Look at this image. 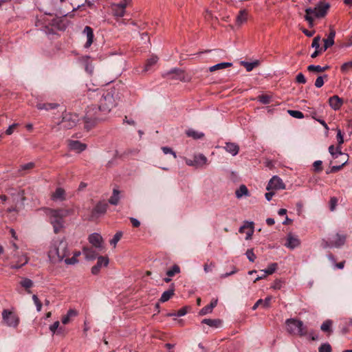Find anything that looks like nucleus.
I'll use <instances>...</instances> for the list:
<instances>
[{"instance_id": "34", "label": "nucleus", "mask_w": 352, "mask_h": 352, "mask_svg": "<svg viewBox=\"0 0 352 352\" xmlns=\"http://www.w3.org/2000/svg\"><path fill=\"white\" fill-rule=\"evenodd\" d=\"M332 326V321L330 320H325L321 325L320 329L324 332H331V327Z\"/></svg>"}, {"instance_id": "52", "label": "nucleus", "mask_w": 352, "mask_h": 352, "mask_svg": "<svg viewBox=\"0 0 352 352\" xmlns=\"http://www.w3.org/2000/svg\"><path fill=\"white\" fill-rule=\"evenodd\" d=\"M271 300H272V296H267L264 300L262 299V302L260 306L263 307V308L270 307Z\"/></svg>"}, {"instance_id": "44", "label": "nucleus", "mask_w": 352, "mask_h": 352, "mask_svg": "<svg viewBox=\"0 0 352 352\" xmlns=\"http://www.w3.org/2000/svg\"><path fill=\"white\" fill-rule=\"evenodd\" d=\"M319 352H331V346L328 343H324L320 345V346L318 349Z\"/></svg>"}, {"instance_id": "55", "label": "nucleus", "mask_w": 352, "mask_h": 352, "mask_svg": "<svg viewBox=\"0 0 352 352\" xmlns=\"http://www.w3.org/2000/svg\"><path fill=\"white\" fill-rule=\"evenodd\" d=\"M212 311V309L208 305H207V306H205L204 307H203L200 310L199 315L204 316V315L211 313Z\"/></svg>"}, {"instance_id": "20", "label": "nucleus", "mask_w": 352, "mask_h": 352, "mask_svg": "<svg viewBox=\"0 0 352 352\" xmlns=\"http://www.w3.org/2000/svg\"><path fill=\"white\" fill-rule=\"evenodd\" d=\"M346 236L344 234H336L334 239L331 241L332 245L339 248L343 245L346 241Z\"/></svg>"}, {"instance_id": "60", "label": "nucleus", "mask_w": 352, "mask_h": 352, "mask_svg": "<svg viewBox=\"0 0 352 352\" xmlns=\"http://www.w3.org/2000/svg\"><path fill=\"white\" fill-rule=\"evenodd\" d=\"M78 262V259L76 258V256H74L72 258L65 259V263L67 265H74V264L77 263Z\"/></svg>"}, {"instance_id": "10", "label": "nucleus", "mask_w": 352, "mask_h": 352, "mask_svg": "<svg viewBox=\"0 0 352 352\" xmlns=\"http://www.w3.org/2000/svg\"><path fill=\"white\" fill-rule=\"evenodd\" d=\"M163 76L167 78L168 79L179 80L182 81L188 80L185 78L184 72L182 69L177 68L170 69V71L164 73Z\"/></svg>"}, {"instance_id": "13", "label": "nucleus", "mask_w": 352, "mask_h": 352, "mask_svg": "<svg viewBox=\"0 0 352 352\" xmlns=\"http://www.w3.org/2000/svg\"><path fill=\"white\" fill-rule=\"evenodd\" d=\"M300 245V241L297 236L294 235L292 233L288 234L287 236V241L285 244L287 248L294 250V248L298 247Z\"/></svg>"}, {"instance_id": "2", "label": "nucleus", "mask_w": 352, "mask_h": 352, "mask_svg": "<svg viewBox=\"0 0 352 352\" xmlns=\"http://www.w3.org/2000/svg\"><path fill=\"white\" fill-rule=\"evenodd\" d=\"M107 114L101 111V107L98 104H91L87 107L85 116L84 117L85 128L89 130L96 124L107 118Z\"/></svg>"}, {"instance_id": "23", "label": "nucleus", "mask_w": 352, "mask_h": 352, "mask_svg": "<svg viewBox=\"0 0 352 352\" xmlns=\"http://www.w3.org/2000/svg\"><path fill=\"white\" fill-rule=\"evenodd\" d=\"M248 19V13L245 10H241L236 16V22L238 25H241L244 23Z\"/></svg>"}, {"instance_id": "46", "label": "nucleus", "mask_w": 352, "mask_h": 352, "mask_svg": "<svg viewBox=\"0 0 352 352\" xmlns=\"http://www.w3.org/2000/svg\"><path fill=\"white\" fill-rule=\"evenodd\" d=\"M309 72H322V67L320 65H310L307 67Z\"/></svg>"}, {"instance_id": "29", "label": "nucleus", "mask_w": 352, "mask_h": 352, "mask_svg": "<svg viewBox=\"0 0 352 352\" xmlns=\"http://www.w3.org/2000/svg\"><path fill=\"white\" fill-rule=\"evenodd\" d=\"M249 191L248 188L245 185H241L239 189L236 191V197L237 198H241L243 196H248Z\"/></svg>"}, {"instance_id": "4", "label": "nucleus", "mask_w": 352, "mask_h": 352, "mask_svg": "<svg viewBox=\"0 0 352 352\" xmlns=\"http://www.w3.org/2000/svg\"><path fill=\"white\" fill-rule=\"evenodd\" d=\"M329 8V3H320L314 8H308L305 10V20L310 27L314 26L315 18H321L326 15Z\"/></svg>"}, {"instance_id": "36", "label": "nucleus", "mask_w": 352, "mask_h": 352, "mask_svg": "<svg viewBox=\"0 0 352 352\" xmlns=\"http://www.w3.org/2000/svg\"><path fill=\"white\" fill-rule=\"evenodd\" d=\"M180 272V268L178 265H173L170 270L166 272V275L169 277H172L176 274H179Z\"/></svg>"}, {"instance_id": "11", "label": "nucleus", "mask_w": 352, "mask_h": 352, "mask_svg": "<svg viewBox=\"0 0 352 352\" xmlns=\"http://www.w3.org/2000/svg\"><path fill=\"white\" fill-rule=\"evenodd\" d=\"M285 185L283 183V180L278 176H273L272 179L269 181L266 190H280L285 189Z\"/></svg>"}, {"instance_id": "25", "label": "nucleus", "mask_w": 352, "mask_h": 352, "mask_svg": "<svg viewBox=\"0 0 352 352\" xmlns=\"http://www.w3.org/2000/svg\"><path fill=\"white\" fill-rule=\"evenodd\" d=\"M202 323L206 324L212 327L217 328L221 326V320L219 319H204Z\"/></svg>"}, {"instance_id": "8", "label": "nucleus", "mask_w": 352, "mask_h": 352, "mask_svg": "<svg viewBox=\"0 0 352 352\" xmlns=\"http://www.w3.org/2000/svg\"><path fill=\"white\" fill-rule=\"evenodd\" d=\"M131 0H123L119 3H114L111 6V10L115 16L122 17L125 14L126 7L130 4Z\"/></svg>"}, {"instance_id": "62", "label": "nucleus", "mask_w": 352, "mask_h": 352, "mask_svg": "<svg viewBox=\"0 0 352 352\" xmlns=\"http://www.w3.org/2000/svg\"><path fill=\"white\" fill-rule=\"evenodd\" d=\"M324 85L323 76H318L315 82V86L318 88L321 87Z\"/></svg>"}, {"instance_id": "14", "label": "nucleus", "mask_w": 352, "mask_h": 352, "mask_svg": "<svg viewBox=\"0 0 352 352\" xmlns=\"http://www.w3.org/2000/svg\"><path fill=\"white\" fill-rule=\"evenodd\" d=\"M68 146L70 150L74 151L77 153H80L86 149L87 145L82 144L78 140H68Z\"/></svg>"}, {"instance_id": "57", "label": "nucleus", "mask_w": 352, "mask_h": 352, "mask_svg": "<svg viewBox=\"0 0 352 352\" xmlns=\"http://www.w3.org/2000/svg\"><path fill=\"white\" fill-rule=\"evenodd\" d=\"M60 322L58 321L54 322L52 325L50 326V330L52 334H55L59 327Z\"/></svg>"}, {"instance_id": "15", "label": "nucleus", "mask_w": 352, "mask_h": 352, "mask_svg": "<svg viewBox=\"0 0 352 352\" xmlns=\"http://www.w3.org/2000/svg\"><path fill=\"white\" fill-rule=\"evenodd\" d=\"M83 34L86 36L87 41L84 45L85 48H89L94 41V32L91 28L86 26L84 28Z\"/></svg>"}, {"instance_id": "37", "label": "nucleus", "mask_w": 352, "mask_h": 352, "mask_svg": "<svg viewBox=\"0 0 352 352\" xmlns=\"http://www.w3.org/2000/svg\"><path fill=\"white\" fill-rule=\"evenodd\" d=\"M109 264V258L106 256H99L98 257L97 265L102 267H106Z\"/></svg>"}, {"instance_id": "5", "label": "nucleus", "mask_w": 352, "mask_h": 352, "mask_svg": "<svg viewBox=\"0 0 352 352\" xmlns=\"http://www.w3.org/2000/svg\"><path fill=\"white\" fill-rule=\"evenodd\" d=\"M115 91H107L104 93L100 98L98 104L101 107V111L103 113H108L116 107L119 102L118 94Z\"/></svg>"}, {"instance_id": "50", "label": "nucleus", "mask_w": 352, "mask_h": 352, "mask_svg": "<svg viewBox=\"0 0 352 352\" xmlns=\"http://www.w3.org/2000/svg\"><path fill=\"white\" fill-rule=\"evenodd\" d=\"M34 167V163L29 162V163L21 165L19 170L25 171V170H30V169L33 168Z\"/></svg>"}, {"instance_id": "51", "label": "nucleus", "mask_w": 352, "mask_h": 352, "mask_svg": "<svg viewBox=\"0 0 352 352\" xmlns=\"http://www.w3.org/2000/svg\"><path fill=\"white\" fill-rule=\"evenodd\" d=\"M322 162L321 160L314 162L313 164L314 170L316 172H320L322 170Z\"/></svg>"}, {"instance_id": "12", "label": "nucleus", "mask_w": 352, "mask_h": 352, "mask_svg": "<svg viewBox=\"0 0 352 352\" xmlns=\"http://www.w3.org/2000/svg\"><path fill=\"white\" fill-rule=\"evenodd\" d=\"M89 242L96 248L101 250L103 249V239L98 233H93L89 236Z\"/></svg>"}, {"instance_id": "49", "label": "nucleus", "mask_w": 352, "mask_h": 352, "mask_svg": "<svg viewBox=\"0 0 352 352\" xmlns=\"http://www.w3.org/2000/svg\"><path fill=\"white\" fill-rule=\"evenodd\" d=\"M320 37L319 36H316L312 41L311 47L316 50H320L321 48L320 47Z\"/></svg>"}, {"instance_id": "45", "label": "nucleus", "mask_w": 352, "mask_h": 352, "mask_svg": "<svg viewBox=\"0 0 352 352\" xmlns=\"http://www.w3.org/2000/svg\"><path fill=\"white\" fill-rule=\"evenodd\" d=\"M338 204V199L335 197H332L329 201V209L331 211H334L336 210V206Z\"/></svg>"}, {"instance_id": "42", "label": "nucleus", "mask_w": 352, "mask_h": 352, "mask_svg": "<svg viewBox=\"0 0 352 352\" xmlns=\"http://www.w3.org/2000/svg\"><path fill=\"white\" fill-rule=\"evenodd\" d=\"M122 232H117L113 237V239L110 241V244L112 245L114 248L116 246L118 242L120 240L122 237Z\"/></svg>"}, {"instance_id": "21", "label": "nucleus", "mask_w": 352, "mask_h": 352, "mask_svg": "<svg viewBox=\"0 0 352 352\" xmlns=\"http://www.w3.org/2000/svg\"><path fill=\"white\" fill-rule=\"evenodd\" d=\"M82 253L87 260H94L97 256V253L90 248H83Z\"/></svg>"}, {"instance_id": "33", "label": "nucleus", "mask_w": 352, "mask_h": 352, "mask_svg": "<svg viewBox=\"0 0 352 352\" xmlns=\"http://www.w3.org/2000/svg\"><path fill=\"white\" fill-rule=\"evenodd\" d=\"M56 104L54 103H38L36 104V107L39 110H49L55 109Z\"/></svg>"}, {"instance_id": "6", "label": "nucleus", "mask_w": 352, "mask_h": 352, "mask_svg": "<svg viewBox=\"0 0 352 352\" xmlns=\"http://www.w3.org/2000/svg\"><path fill=\"white\" fill-rule=\"evenodd\" d=\"M287 331L293 335H297L300 337L307 336V328L304 325L302 321L289 318L285 322Z\"/></svg>"}, {"instance_id": "56", "label": "nucleus", "mask_w": 352, "mask_h": 352, "mask_svg": "<svg viewBox=\"0 0 352 352\" xmlns=\"http://www.w3.org/2000/svg\"><path fill=\"white\" fill-rule=\"evenodd\" d=\"M346 160L344 162H343L341 165L333 166L329 171H327V174H329L331 173H335V172L340 170L342 168V167L346 164Z\"/></svg>"}, {"instance_id": "28", "label": "nucleus", "mask_w": 352, "mask_h": 352, "mask_svg": "<svg viewBox=\"0 0 352 352\" xmlns=\"http://www.w3.org/2000/svg\"><path fill=\"white\" fill-rule=\"evenodd\" d=\"M232 65V63H228V62L221 63H218V64H216V65L210 67L209 68V70H210V72H214L218 69H222L230 67Z\"/></svg>"}, {"instance_id": "64", "label": "nucleus", "mask_w": 352, "mask_h": 352, "mask_svg": "<svg viewBox=\"0 0 352 352\" xmlns=\"http://www.w3.org/2000/svg\"><path fill=\"white\" fill-rule=\"evenodd\" d=\"M336 138L339 144H342L344 142L343 136L340 129L338 130Z\"/></svg>"}, {"instance_id": "19", "label": "nucleus", "mask_w": 352, "mask_h": 352, "mask_svg": "<svg viewBox=\"0 0 352 352\" xmlns=\"http://www.w3.org/2000/svg\"><path fill=\"white\" fill-rule=\"evenodd\" d=\"M225 150L230 153L232 156H235L239 153V146L234 142H226L224 146Z\"/></svg>"}, {"instance_id": "53", "label": "nucleus", "mask_w": 352, "mask_h": 352, "mask_svg": "<svg viewBox=\"0 0 352 352\" xmlns=\"http://www.w3.org/2000/svg\"><path fill=\"white\" fill-rule=\"evenodd\" d=\"M162 150L163 151V153L164 154H171L173 155V156L174 157V158H177V155L176 153L172 150V148H170V147H168V146H163L162 148Z\"/></svg>"}, {"instance_id": "35", "label": "nucleus", "mask_w": 352, "mask_h": 352, "mask_svg": "<svg viewBox=\"0 0 352 352\" xmlns=\"http://www.w3.org/2000/svg\"><path fill=\"white\" fill-rule=\"evenodd\" d=\"M20 285L25 289H28L33 286V282L28 278H24L20 281Z\"/></svg>"}, {"instance_id": "7", "label": "nucleus", "mask_w": 352, "mask_h": 352, "mask_svg": "<svg viewBox=\"0 0 352 352\" xmlns=\"http://www.w3.org/2000/svg\"><path fill=\"white\" fill-rule=\"evenodd\" d=\"M2 319L3 323L6 326L14 329L17 328L20 322L18 315L15 312L8 309H4L2 311Z\"/></svg>"}, {"instance_id": "47", "label": "nucleus", "mask_w": 352, "mask_h": 352, "mask_svg": "<svg viewBox=\"0 0 352 352\" xmlns=\"http://www.w3.org/2000/svg\"><path fill=\"white\" fill-rule=\"evenodd\" d=\"M32 300L36 307L37 311H41V308H42V304H41V301L39 300L38 298L37 297V296L34 294L32 296Z\"/></svg>"}, {"instance_id": "31", "label": "nucleus", "mask_w": 352, "mask_h": 352, "mask_svg": "<svg viewBox=\"0 0 352 352\" xmlns=\"http://www.w3.org/2000/svg\"><path fill=\"white\" fill-rule=\"evenodd\" d=\"M158 60V58L156 56H152L150 58L146 60L145 64L144 71L147 72L150 69V68L154 65Z\"/></svg>"}, {"instance_id": "1", "label": "nucleus", "mask_w": 352, "mask_h": 352, "mask_svg": "<svg viewBox=\"0 0 352 352\" xmlns=\"http://www.w3.org/2000/svg\"><path fill=\"white\" fill-rule=\"evenodd\" d=\"M48 257L52 263L61 262L69 255L68 244L63 239H54L50 243Z\"/></svg>"}, {"instance_id": "17", "label": "nucleus", "mask_w": 352, "mask_h": 352, "mask_svg": "<svg viewBox=\"0 0 352 352\" xmlns=\"http://www.w3.org/2000/svg\"><path fill=\"white\" fill-rule=\"evenodd\" d=\"M336 32L331 30L328 37L324 39V46L320 48V51H326L329 47L333 45Z\"/></svg>"}, {"instance_id": "18", "label": "nucleus", "mask_w": 352, "mask_h": 352, "mask_svg": "<svg viewBox=\"0 0 352 352\" xmlns=\"http://www.w3.org/2000/svg\"><path fill=\"white\" fill-rule=\"evenodd\" d=\"M107 204L104 203H98L92 211V215L94 217H99L104 214L107 210Z\"/></svg>"}, {"instance_id": "43", "label": "nucleus", "mask_w": 352, "mask_h": 352, "mask_svg": "<svg viewBox=\"0 0 352 352\" xmlns=\"http://www.w3.org/2000/svg\"><path fill=\"white\" fill-rule=\"evenodd\" d=\"M352 69V61L344 63L341 66V71L343 73H347Z\"/></svg>"}, {"instance_id": "58", "label": "nucleus", "mask_w": 352, "mask_h": 352, "mask_svg": "<svg viewBox=\"0 0 352 352\" xmlns=\"http://www.w3.org/2000/svg\"><path fill=\"white\" fill-rule=\"evenodd\" d=\"M215 264L212 262H211L210 264L206 263L204 265V270L206 273H208L209 272H211L212 269L214 267Z\"/></svg>"}, {"instance_id": "27", "label": "nucleus", "mask_w": 352, "mask_h": 352, "mask_svg": "<svg viewBox=\"0 0 352 352\" xmlns=\"http://www.w3.org/2000/svg\"><path fill=\"white\" fill-rule=\"evenodd\" d=\"M53 200H63L65 199V190L63 188H58L52 194Z\"/></svg>"}, {"instance_id": "3", "label": "nucleus", "mask_w": 352, "mask_h": 352, "mask_svg": "<svg viewBox=\"0 0 352 352\" xmlns=\"http://www.w3.org/2000/svg\"><path fill=\"white\" fill-rule=\"evenodd\" d=\"M72 212V210L69 209L50 210L49 211L47 215L55 233L61 230L64 224L63 219Z\"/></svg>"}, {"instance_id": "38", "label": "nucleus", "mask_w": 352, "mask_h": 352, "mask_svg": "<svg viewBox=\"0 0 352 352\" xmlns=\"http://www.w3.org/2000/svg\"><path fill=\"white\" fill-rule=\"evenodd\" d=\"M241 65H243L248 72L252 71L256 66L258 65L257 62L248 63L245 61H241Z\"/></svg>"}, {"instance_id": "54", "label": "nucleus", "mask_w": 352, "mask_h": 352, "mask_svg": "<svg viewBox=\"0 0 352 352\" xmlns=\"http://www.w3.org/2000/svg\"><path fill=\"white\" fill-rule=\"evenodd\" d=\"M245 254L250 262L254 261L256 256L252 249L248 250Z\"/></svg>"}, {"instance_id": "41", "label": "nucleus", "mask_w": 352, "mask_h": 352, "mask_svg": "<svg viewBox=\"0 0 352 352\" xmlns=\"http://www.w3.org/2000/svg\"><path fill=\"white\" fill-rule=\"evenodd\" d=\"M329 151L334 157H338V155H343L341 151L338 148H336L333 145L329 147Z\"/></svg>"}, {"instance_id": "24", "label": "nucleus", "mask_w": 352, "mask_h": 352, "mask_svg": "<svg viewBox=\"0 0 352 352\" xmlns=\"http://www.w3.org/2000/svg\"><path fill=\"white\" fill-rule=\"evenodd\" d=\"M78 313L76 310L74 309H69L67 314L64 316H63L62 318V322L63 324H67L70 321V318L72 317H74L76 316H77Z\"/></svg>"}, {"instance_id": "63", "label": "nucleus", "mask_w": 352, "mask_h": 352, "mask_svg": "<svg viewBox=\"0 0 352 352\" xmlns=\"http://www.w3.org/2000/svg\"><path fill=\"white\" fill-rule=\"evenodd\" d=\"M18 262L21 263V265H24L28 262V258L25 255H22L19 258Z\"/></svg>"}, {"instance_id": "16", "label": "nucleus", "mask_w": 352, "mask_h": 352, "mask_svg": "<svg viewBox=\"0 0 352 352\" xmlns=\"http://www.w3.org/2000/svg\"><path fill=\"white\" fill-rule=\"evenodd\" d=\"M329 104L333 110H338L343 104V100L338 96H333L329 98Z\"/></svg>"}, {"instance_id": "22", "label": "nucleus", "mask_w": 352, "mask_h": 352, "mask_svg": "<svg viewBox=\"0 0 352 352\" xmlns=\"http://www.w3.org/2000/svg\"><path fill=\"white\" fill-rule=\"evenodd\" d=\"M195 166H202L207 164V158L203 154H199L194 157Z\"/></svg>"}, {"instance_id": "61", "label": "nucleus", "mask_w": 352, "mask_h": 352, "mask_svg": "<svg viewBox=\"0 0 352 352\" xmlns=\"http://www.w3.org/2000/svg\"><path fill=\"white\" fill-rule=\"evenodd\" d=\"M18 126V124L14 123L10 125L8 129L6 131V133L8 135H12L14 132V130Z\"/></svg>"}, {"instance_id": "59", "label": "nucleus", "mask_w": 352, "mask_h": 352, "mask_svg": "<svg viewBox=\"0 0 352 352\" xmlns=\"http://www.w3.org/2000/svg\"><path fill=\"white\" fill-rule=\"evenodd\" d=\"M296 82L298 83L305 84L306 82V78L302 73L297 74L296 78Z\"/></svg>"}, {"instance_id": "9", "label": "nucleus", "mask_w": 352, "mask_h": 352, "mask_svg": "<svg viewBox=\"0 0 352 352\" xmlns=\"http://www.w3.org/2000/svg\"><path fill=\"white\" fill-rule=\"evenodd\" d=\"M77 121V116L67 113L63 117L60 122V126L64 129H71L76 126Z\"/></svg>"}, {"instance_id": "48", "label": "nucleus", "mask_w": 352, "mask_h": 352, "mask_svg": "<svg viewBox=\"0 0 352 352\" xmlns=\"http://www.w3.org/2000/svg\"><path fill=\"white\" fill-rule=\"evenodd\" d=\"M258 100L261 103H263L264 104H267L270 102L271 97L269 96H267V95H262V96H258Z\"/></svg>"}, {"instance_id": "26", "label": "nucleus", "mask_w": 352, "mask_h": 352, "mask_svg": "<svg viewBox=\"0 0 352 352\" xmlns=\"http://www.w3.org/2000/svg\"><path fill=\"white\" fill-rule=\"evenodd\" d=\"M120 200V191L117 189L113 190V193L110 199H109V202L112 205H118Z\"/></svg>"}, {"instance_id": "39", "label": "nucleus", "mask_w": 352, "mask_h": 352, "mask_svg": "<svg viewBox=\"0 0 352 352\" xmlns=\"http://www.w3.org/2000/svg\"><path fill=\"white\" fill-rule=\"evenodd\" d=\"M276 268L277 263H271L266 270H263V272L265 274V275H270L272 274L276 271Z\"/></svg>"}, {"instance_id": "40", "label": "nucleus", "mask_w": 352, "mask_h": 352, "mask_svg": "<svg viewBox=\"0 0 352 352\" xmlns=\"http://www.w3.org/2000/svg\"><path fill=\"white\" fill-rule=\"evenodd\" d=\"M288 113L295 118L302 119L304 118L303 113L300 111L288 110Z\"/></svg>"}, {"instance_id": "30", "label": "nucleus", "mask_w": 352, "mask_h": 352, "mask_svg": "<svg viewBox=\"0 0 352 352\" xmlns=\"http://www.w3.org/2000/svg\"><path fill=\"white\" fill-rule=\"evenodd\" d=\"M174 295V289H170L163 292L160 298V302H165L168 301Z\"/></svg>"}, {"instance_id": "32", "label": "nucleus", "mask_w": 352, "mask_h": 352, "mask_svg": "<svg viewBox=\"0 0 352 352\" xmlns=\"http://www.w3.org/2000/svg\"><path fill=\"white\" fill-rule=\"evenodd\" d=\"M186 134L188 137H191L195 140L201 139L204 137V134L201 132L196 131L193 129H189L186 131Z\"/></svg>"}]
</instances>
